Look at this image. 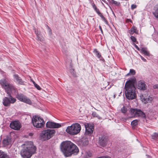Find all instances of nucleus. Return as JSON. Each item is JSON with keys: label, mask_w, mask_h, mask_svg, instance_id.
I'll use <instances>...</instances> for the list:
<instances>
[{"label": "nucleus", "mask_w": 158, "mask_h": 158, "mask_svg": "<svg viewBox=\"0 0 158 158\" xmlns=\"http://www.w3.org/2000/svg\"><path fill=\"white\" fill-rule=\"evenodd\" d=\"M31 81H32V82L33 83V81H33V80L31 79Z\"/></svg>", "instance_id": "nucleus-48"}, {"label": "nucleus", "mask_w": 158, "mask_h": 158, "mask_svg": "<svg viewBox=\"0 0 158 158\" xmlns=\"http://www.w3.org/2000/svg\"><path fill=\"white\" fill-rule=\"evenodd\" d=\"M131 40L134 42H137L136 39V38L133 36H131Z\"/></svg>", "instance_id": "nucleus-33"}, {"label": "nucleus", "mask_w": 158, "mask_h": 158, "mask_svg": "<svg viewBox=\"0 0 158 158\" xmlns=\"http://www.w3.org/2000/svg\"><path fill=\"white\" fill-rule=\"evenodd\" d=\"M91 156H92V154H91L90 153H89L88 155V156L89 157H90Z\"/></svg>", "instance_id": "nucleus-44"}, {"label": "nucleus", "mask_w": 158, "mask_h": 158, "mask_svg": "<svg viewBox=\"0 0 158 158\" xmlns=\"http://www.w3.org/2000/svg\"><path fill=\"white\" fill-rule=\"evenodd\" d=\"M139 97L141 100L144 104L151 103L154 99L153 96L148 93L140 94Z\"/></svg>", "instance_id": "nucleus-8"}, {"label": "nucleus", "mask_w": 158, "mask_h": 158, "mask_svg": "<svg viewBox=\"0 0 158 158\" xmlns=\"http://www.w3.org/2000/svg\"><path fill=\"white\" fill-rule=\"evenodd\" d=\"M100 17L106 23H107V21L106 20L105 18L104 17V16L102 15V14H100L99 15Z\"/></svg>", "instance_id": "nucleus-35"}, {"label": "nucleus", "mask_w": 158, "mask_h": 158, "mask_svg": "<svg viewBox=\"0 0 158 158\" xmlns=\"http://www.w3.org/2000/svg\"><path fill=\"white\" fill-rule=\"evenodd\" d=\"M84 126L85 128V134L88 135H90L93 132L94 126L93 125L85 123L84 124Z\"/></svg>", "instance_id": "nucleus-11"}, {"label": "nucleus", "mask_w": 158, "mask_h": 158, "mask_svg": "<svg viewBox=\"0 0 158 158\" xmlns=\"http://www.w3.org/2000/svg\"><path fill=\"white\" fill-rule=\"evenodd\" d=\"M153 87L154 89H158V84H156L154 85Z\"/></svg>", "instance_id": "nucleus-40"}, {"label": "nucleus", "mask_w": 158, "mask_h": 158, "mask_svg": "<svg viewBox=\"0 0 158 158\" xmlns=\"http://www.w3.org/2000/svg\"><path fill=\"white\" fill-rule=\"evenodd\" d=\"M130 111L132 115L135 117H144L145 116L144 113L140 110L131 109L130 110Z\"/></svg>", "instance_id": "nucleus-10"}, {"label": "nucleus", "mask_w": 158, "mask_h": 158, "mask_svg": "<svg viewBox=\"0 0 158 158\" xmlns=\"http://www.w3.org/2000/svg\"><path fill=\"white\" fill-rule=\"evenodd\" d=\"M92 6L95 10L97 9L95 4H93L92 5Z\"/></svg>", "instance_id": "nucleus-42"}, {"label": "nucleus", "mask_w": 158, "mask_h": 158, "mask_svg": "<svg viewBox=\"0 0 158 158\" xmlns=\"http://www.w3.org/2000/svg\"><path fill=\"white\" fill-rule=\"evenodd\" d=\"M60 148L61 152L65 157H70L72 155H76L79 151L78 147L69 141L61 143Z\"/></svg>", "instance_id": "nucleus-1"}, {"label": "nucleus", "mask_w": 158, "mask_h": 158, "mask_svg": "<svg viewBox=\"0 0 158 158\" xmlns=\"http://www.w3.org/2000/svg\"><path fill=\"white\" fill-rule=\"evenodd\" d=\"M102 158H111L109 156H102Z\"/></svg>", "instance_id": "nucleus-43"}, {"label": "nucleus", "mask_w": 158, "mask_h": 158, "mask_svg": "<svg viewBox=\"0 0 158 158\" xmlns=\"http://www.w3.org/2000/svg\"><path fill=\"white\" fill-rule=\"evenodd\" d=\"M154 9L155 11L153 12V14L155 17L158 18V7L157 8L155 7Z\"/></svg>", "instance_id": "nucleus-23"}, {"label": "nucleus", "mask_w": 158, "mask_h": 158, "mask_svg": "<svg viewBox=\"0 0 158 158\" xmlns=\"http://www.w3.org/2000/svg\"><path fill=\"white\" fill-rule=\"evenodd\" d=\"M129 21H130V22H131V20H129Z\"/></svg>", "instance_id": "nucleus-49"}, {"label": "nucleus", "mask_w": 158, "mask_h": 158, "mask_svg": "<svg viewBox=\"0 0 158 158\" xmlns=\"http://www.w3.org/2000/svg\"><path fill=\"white\" fill-rule=\"evenodd\" d=\"M158 137V133H154L152 135V137L153 139L156 140Z\"/></svg>", "instance_id": "nucleus-26"}, {"label": "nucleus", "mask_w": 158, "mask_h": 158, "mask_svg": "<svg viewBox=\"0 0 158 158\" xmlns=\"http://www.w3.org/2000/svg\"><path fill=\"white\" fill-rule=\"evenodd\" d=\"M10 127L14 130H18L21 127L20 123L18 121H14L12 122L10 124Z\"/></svg>", "instance_id": "nucleus-13"}, {"label": "nucleus", "mask_w": 158, "mask_h": 158, "mask_svg": "<svg viewBox=\"0 0 158 158\" xmlns=\"http://www.w3.org/2000/svg\"><path fill=\"white\" fill-rule=\"evenodd\" d=\"M0 84L2 87L5 90L7 94L15 92V87L12 84L9 83L6 79H1Z\"/></svg>", "instance_id": "nucleus-5"}, {"label": "nucleus", "mask_w": 158, "mask_h": 158, "mask_svg": "<svg viewBox=\"0 0 158 158\" xmlns=\"http://www.w3.org/2000/svg\"><path fill=\"white\" fill-rule=\"evenodd\" d=\"M92 115L94 117H97L99 119H101V118L95 112H93L92 113Z\"/></svg>", "instance_id": "nucleus-28"}, {"label": "nucleus", "mask_w": 158, "mask_h": 158, "mask_svg": "<svg viewBox=\"0 0 158 158\" xmlns=\"http://www.w3.org/2000/svg\"><path fill=\"white\" fill-rule=\"evenodd\" d=\"M14 77L16 81V82H17V81L19 80L21 81V78L19 77L17 75H14Z\"/></svg>", "instance_id": "nucleus-29"}, {"label": "nucleus", "mask_w": 158, "mask_h": 158, "mask_svg": "<svg viewBox=\"0 0 158 158\" xmlns=\"http://www.w3.org/2000/svg\"><path fill=\"white\" fill-rule=\"evenodd\" d=\"M33 84H34L35 87L38 89V90H40L41 88L39 85H38L37 84H36L35 81H33Z\"/></svg>", "instance_id": "nucleus-31"}, {"label": "nucleus", "mask_w": 158, "mask_h": 158, "mask_svg": "<svg viewBox=\"0 0 158 158\" xmlns=\"http://www.w3.org/2000/svg\"><path fill=\"white\" fill-rule=\"evenodd\" d=\"M46 126L48 128H58L60 127L61 126V124L59 123L49 121L47 123Z\"/></svg>", "instance_id": "nucleus-14"}, {"label": "nucleus", "mask_w": 158, "mask_h": 158, "mask_svg": "<svg viewBox=\"0 0 158 158\" xmlns=\"http://www.w3.org/2000/svg\"><path fill=\"white\" fill-rule=\"evenodd\" d=\"M0 158H10L7 154L0 150Z\"/></svg>", "instance_id": "nucleus-20"}, {"label": "nucleus", "mask_w": 158, "mask_h": 158, "mask_svg": "<svg viewBox=\"0 0 158 158\" xmlns=\"http://www.w3.org/2000/svg\"><path fill=\"white\" fill-rule=\"evenodd\" d=\"M134 46L135 47V48L137 49L138 50L140 51V49L135 44H134Z\"/></svg>", "instance_id": "nucleus-41"}, {"label": "nucleus", "mask_w": 158, "mask_h": 158, "mask_svg": "<svg viewBox=\"0 0 158 158\" xmlns=\"http://www.w3.org/2000/svg\"><path fill=\"white\" fill-rule=\"evenodd\" d=\"M137 6L136 5L132 4L131 6V9L132 10L136 8Z\"/></svg>", "instance_id": "nucleus-37"}, {"label": "nucleus", "mask_w": 158, "mask_h": 158, "mask_svg": "<svg viewBox=\"0 0 158 158\" xmlns=\"http://www.w3.org/2000/svg\"><path fill=\"white\" fill-rule=\"evenodd\" d=\"M107 140V137L105 135L102 136L99 138V143L102 146H104Z\"/></svg>", "instance_id": "nucleus-15"}, {"label": "nucleus", "mask_w": 158, "mask_h": 158, "mask_svg": "<svg viewBox=\"0 0 158 158\" xmlns=\"http://www.w3.org/2000/svg\"><path fill=\"white\" fill-rule=\"evenodd\" d=\"M113 97H114V98L116 97V95L114 94V95L113 96Z\"/></svg>", "instance_id": "nucleus-46"}, {"label": "nucleus", "mask_w": 158, "mask_h": 158, "mask_svg": "<svg viewBox=\"0 0 158 158\" xmlns=\"http://www.w3.org/2000/svg\"><path fill=\"white\" fill-rule=\"evenodd\" d=\"M8 94L9 97H4L2 99V104L5 106H10L11 104H13L16 101V99L11 96L10 93Z\"/></svg>", "instance_id": "nucleus-9"}, {"label": "nucleus", "mask_w": 158, "mask_h": 158, "mask_svg": "<svg viewBox=\"0 0 158 158\" xmlns=\"http://www.w3.org/2000/svg\"><path fill=\"white\" fill-rule=\"evenodd\" d=\"M135 74V71L133 69H130L129 72L128 73L127 75V76H128L131 75H134Z\"/></svg>", "instance_id": "nucleus-22"}, {"label": "nucleus", "mask_w": 158, "mask_h": 158, "mask_svg": "<svg viewBox=\"0 0 158 158\" xmlns=\"http://www.w3.org/2000/svg\"><path fill=\"white\" fill-rule=\"evenodd\" d=\"M2 143L4 146H6L10 144L11 143L10 138L9 137H6L3 139Z\"/></svg>", "instance_id": "nucleus-17"}, {"label": "nucleus", "mask_w": 158, "mask_h": 158, "mask_svg": "<svg viewBox=\"0 0 158 158\" xmlns=\"http://www.w3.org/2000/svg\"><path fill=\"white\" fill-rule=\"evenodd\" d=\"M83 145L84 146L87 145L89 143V141L87 139H85L82 140Z\"/></svg>", "instance_id": "nucleus-27"}, {"label": "nucleus", "mask_w": 158, "mask_h": 158, "mask_svg": "<svg viewBox=\"0 0 158 158\" xmlns=\"http://www.w3.org/2000/svg\"><path fill=\"white\" fill-rule=\"evenodd\" d=\"M29 135L30 136H32L33 135V134L32 133H29Z\"/></svg>", "instance_id": "nucleus-45"}, {"label": "nucleus", "mask_w": 158, "mask_h": 158, "mask_svg": "<svg viewBox=\"0 0 158 158\" xmlns=\"http://www.w3.org/2000/svg\"><path fill=\"white\" fill-rule=\"evenodd\" d=\"M17 82L20 85H24V81L22 80L21 78V81L19 80L18 81H17Z\"/></svg>", "instance_id": "nucleus-34"}, {"label": "nucleus", "mask_w": 158, "mask_h": 158, "mask_svg": "<svg viewBox=\"0 0 158 158\" xmlns=\"http://www.w3.org/2000/svg\"><path fill=\"white\" fill-rule=\"evenodd\" d=\"M32 122L34 126L37 128H41L44 125V122L43 119L39 116H33Z\"/></svg>", "instance_id": "nucleus-6"}, {"label": "nucleus", "mask_w": 158, "mask_h": 158, "mask_svg": "<svg viewBox=\"0 0 158 158\" xmlns=\"http://www.w3.org/2000/svg\"><path fill=\"white\" fill-rule=\"evenodd\" d=\"M35 31L37 36V39L40 41H42L43 40V38L40 35V32L38 31H36L35 29Z\"/></svg>", "instance_id": "nucleus-19"}, {"label": "nucleus", "mask_w": 158, "mask_h": 158, "mask_svg": "<svg viewBox=\"0 0 158 158\" xmlns=\"http://www.w3.org/2000/svg\"><path fill=\"white\" fill-rule=\"evenodd\" d=\"M138 123V121L137 120H135L131 122V125L132 126L134 127L137 125Z\"/></svg>", "instance_id": "nucleus-25"}, {"label": "nucleus", "mask_w": 158, "mask_h": 158, "mask_svg": "<svg viewBox=\"0 0 158 158\" xmlns=\"http://www.w3.org/2000/svg\"><path fill=\"white\" fill-rule=\"evenodd\" d=\"M81 129V125L78 123L73 124L71 126L67 127L66 131L71 135H75L80 132Z\"/></svg>", "instance_id": "nucleus-4"}, {"label": "nucleus", "mask_w": 158, "mask_h": 158, "mask_svg": "<svg viewBox=\"0 0 158 158\" xmlns=\"http://www.w3.org/2000/svg\"><path fill=\"white\" fill-rule=\"evenodd\" d=\"M136 28L135 27L133 26L129 31V33L131 35L133 34L134 33H137Z\"/></svg>", "instance_id": "nucleus-21"}, {"label": "nucleus", "mask_w": 158, "mask_h": 158, "mask_svg": "<svg viewBox=\"0 0 158 158\" xmlns=\"http://www.w3.org/2000/svg\"><path fill=\"white\" fill-rule=\"evenodd\" d=\"M70 72L73 75V76H76V73L74 69H71L70 70Z\"/></svg>", "instance_id": "nucleus-32"}, {"label": "nucleus", "mask_w": 158, "mask_h": 158, "mask_svg": "<svg viewBox=\"0 0 158 158\" xmlns=\"http://www.w3.org/2000/svg\"><path fill=\"white\" fill-rule=\"evenodd\" d=\"M121 112L123 113H125L127 111V108L126 107L123 106L121 109Z\"/></svg>", "instance_id": "nucleus-30"}, {"label": "nucleus", "mask_w": 158, "mask_h": 158, "mask_svg": "<svg viewBox=\"0 0 158 158\" xmlns=\"http://www.w3.org/2000/svg\"><path fill=\"white\" fill-rule=\"evenodd\" d=\"M100 29H101V31H102V29H101V27L100 26Z\"/></svg>", "instance_id": "nucleus-47"}, {"label": "nucleus", "mask_w": 158, "mask_h": 158, "mask_svg": "<svg viewBox=\"0 0 158 158\" xmlns=\"http://www.w3.org/2000/svg\"><path fill=\"white\" fill-rule=\"evenodd\" d=\"M140 56V57L141 59L144 61L145 62H146L147 61L142 56L139 55Z\"/></svg>", "instance_id": "nucleus-38"}, {"label": "nucleus", "mask_w": 158, "mask_h": 158, "mask_svg": "<svg viewBox=\"0 0 158 158\" xmlns=\"http://www.w3.org/2000/svg\"><path fill=\"white\" fill-rule=\"evenodd\" d=\"M137 88L138 89L142 90H145L147 88V85L143 81H139L137 84Z\"/></svg>", "instance_id": "nucleus-16"}, {"label": "nucleus", "mask_w": 158, "mask_h": 158, "mask_svg": "<svg viewBox=\"0 0 158 158\" xmlns=\"http://www.w3.org/2000/svg\"><path fill=\"white\" fill-rule=\"evenodd\" d=\"M111 3H112V4H114L115 5H117L118 4V2L116 1H115L114 0H112L111 1Z\"/></svg>", "instance_id": "nucleus-36"}, {"label": "nucleus", "mask_w": 158, "mask_h": 158, "mask_svg": "<svg viewBox=\"0 0 158 158\" xmlns=\"http://www.w3.org/2000/svg\"><path fill=\"white\" fill-rule=\"evenodd\" d=\"M16 97L20 101L29 104H31V100L26 96L22 94H19L17 95Z\"/></svg>", "instance_id": "nucleus-12"}, {"label": "nucleus", "mask_w": 158, "mask_h": 158, "mask_svg": "<svg viewBox=\"0 0 158 158\" xmlns=\"http://www.w3.org/2000/svg\"><path fill=\"white\" fill-rule=\"evenodd\" d=\"M98 13V15H100V14H102L100 12L99 10L97 9L96 10H95Z\"/></svg>", "instance_id": "nucleus-39"}, {"label": "nucleus", "mask_w": 158, "mask_h": 158, "mask_svg": "<svg viewBox=\"0 0 158 158\" xmlns=\"http://www.w3.org/2000/svg\"><path fill=\"white\" fill-rule=\"evenodd\" d=\"M136 83V79L134 77L130 78L126 83L125 88V96L129 100H132L136 98V88L135 84Z\"/></svg>", "instance_id": "nucleus-2"}, {"label": "nucleus", "mask_w": 158, "mask_h": 158, "mask_svg": "<svg viewBox=\"0 0 158 158\" xmlns=\"http://www.w3.org/2000/svg\"><path fill=\"white\" fill-rule=\"evenodd\" d=\"M94 52L95 53L97 56L98 58H100L101 57V55L100 53L98 52L96 49L94 50Z\"/></svg>", "instance_id": "nucleus-24"}, {"label": "nucleus", "mask_w": 158, "mask_h": 158, "mask_svg": "<svg viewBox=\"0 0 158 158\" xmlns=\"http://www.w3.org/2000/svg\"><path fill=\"white\" fill-rule=\"evenodd\" d=\"M55 133L54 130L48 129L43 131L40 135L41 139L44 140H48L51 138Z\"/></svg>", "instance_id": "nucleus-7"}, {"label": "nucleus", "mask_w": 158, "mask_h": 158, "mask_svg": "<svg viewBox=\"0 0 158 158\" xmlns=\"http://www.w3.org/2000/svg\"><path fill=\"white\" fill-rule=\"evenodd\" d=\"M23 146V148L20 152L21 155L23 158H30L35 152L36 148L32 142H26Z\"/></svg>", "instance_id": "nucleus-3"}, {"label": "nucleus", "mask_w": 158, "mask_h": 158, "mask_svg": "<svg viewBox=\"0 0 158 158\" xmlns=\"http://www.w3.org/2000/svg\"><path fill=\"white\" fill-rule=\"evenodd\" d=\"M140 51L145 55L147 56H149V52L148 51L147 48L142 47L140 48Z\"/></svg>", "instance_id": "nucleus-18"}]
</instances>
